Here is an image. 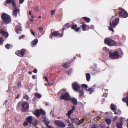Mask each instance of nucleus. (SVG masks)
I'll return each instance as SVG.
<instances>
[{"label":"nucleus","mask_w":128,"mask_h":128,"mask_svg":"<svg viewBox=\"0 0 128 128\" xmlns=\"http://www.w3.org/2000/svg\"><path fill=\"white\" fill-rule=\"evenodd\" d=\"M14 7V9L13 11L12 14L14 17H16L17 16V13L18 12L19 10L18 8H16L15 6Z\"/></svg>","instance_id":"obj_15"},{"label":"nucleus","mask_w":128,"mask_h":128,"mask_svg":"<svg viewBox=\"0 0 128 128\" xmlns=\"http://www.w3.org/2000/svg\"><path fill=\"white\" fill-rule=\"evenodd\" d=\"M34 96L37 97L38 98H40L42 97V95L38 93H35L34 94Z\"/></svg>","instance_id":"obj_33"},{"label":"nucleus","mask_w":128,"mask_h":128,"mask_svg":"<svg viewBox=\"0 0 128 128\" xmlns=\"http://www.w3.org/2000/svg\"><path fill=\"white\" fill-rule=\"evenodd\" d=\"M32 78L34 80L36 79V76L35 75H33L32 76Z\"/></svg>","instance_id":"obj_59"},{"label":"nucleus","mask_w":128,"mask_h":128,"mask_svg":"<svg viewBox=\"0 0 128 128\" xmlns=\"http://www.w3.org/2000/svg\"><path fill=\"white\" fill-rule=\"evenodd\" d=\"M24 35H23L21 36L20 37H19V39H21L23 38L24 37Z\"/></svg>","instance_id":"obj_53"},{"label":"nucleus","mask_w":128,"mask_h":128,"mask_svg":"<svg viewBox=\"0 0 128 128\" xmlns=\"http://www.w3.org/2000/svg\"><path fill=\"white\" fill-rule=\"evenodd\" d=\"M0 33L1 35L4 36L8 37V32H5L2 30H0Z\"/></svg>","instance_id":"obj_19"},{"label":"nucleus","mask_w":128,"mask_h":128,"mask_svg":"<svg viewBox=\"0 0 128 128\" xmlns=\"http://www.w3.org/2000/svg\"><path fill=\"white\" fill-rule=\"evenodd\" d=\"M117 127L118 128H122V120H121L120 122H118L116 123Z\"/></svg>","instance_id":"obj_20"},{"label":"nucleus","mask_w":128,"mask_h":128,"mask_svg":"<svg viewBox=\"0 0 128 128\" xmlns=\"http://www.w3.org/2000/svg\"><path fill=\"white\" fill-rule=\"evenodd\" d=\"M62 66L64 68H67L70 66V64L69 63H65L62 64Z\"/></svg>","instance_id":"obj_23"},{"label":"nucleus","mask_w":128,"mask_h":128,"mask_svg":"<svg viewBox=\"0 0 128 128\" xmlns=\"http://www.w3.org/2000/svg\"><path fill=\"white\" fill-rule=\"evenodd\" d=\"M36 11H38V8H36Z\"/></svg>","instance_id":"obj_64"},{"label":"nucleus","mask_w":128,"mask_h":128,"mask_svg":"<svg viewBox=\"0 0 128 128\" xmlns=\"http://www.w3.org/2000/svg\"><path fill=\"white\" fill-rule=\"evenodd\" d=\"M86 90L87 91H88L90 92L89 93L90 94L93 92V90L91 88H89L88 89H86Z\"/></svg>","instance_id":"obj_37"},{"label":"nucleus","mask_w":128,"mask_h":128,"mask_svg":"<svg viewBox=\"0 0 128 128\" xmlns=\"http://www.w3.org/2000/svg\"><path fill=\"white\" fill-rule=\"evenodd\" d=\"M82 87L83 88H86V89L88 88V86L86 84H82Z\"/></svg>","instance_id":"obj_40"},{"label":"nucleus","mask_w":128,"mask_h":128,"mask_svg":"<svg viewBox=\"0 0 128 128\" xmlns=\"http://www.w3.org/2000/svg\"><path fill=\"white\" fill-rule=\"evenodd\" d=\"M38 122L36 120L35 121H34L32 122V125L34 126H36L38 124Z\"/></svg>","instance_id":"obj_34"},{"label":"nucleus","mask_w":128,"mask_h":128,"mask_svg":"<svg viewBox=\"0 0 128 128\" xmlns=\"http://www.w3.org/2000/svg\"><path fill=\"white\" fill-rule=\"evenodd\" d=\"M80 92V95L79 96L80 97L82 98V96L83 95L84 93L83 92V90H80L79 91Z\"/></svg>","instance_id":"obj_31"},{"label":"nucleus","mask_w":128,"mask_h":128,"mask_svg":"<svg viewBox=\"0 0 128 128\" xmlns=\"http://www.w3.org/2000/svg\"><path fill=\"white\" fill-rule=\"evenodd\" d=\"M17 87L18 88L22 86V82L20 81H19L17 84Z\"/></svg>","instance_id":"obj_28"},{"label":"nucleus","mask_w":128,"mask_h":128,"mask_svg":"<svg viewBox=\"0 0 128 128\" xmlns=\"http://www.w3.org/2000/svg\"><path fill=\"white\" fill-rule=\"evenodd\" d=\"M66 89H64L61 90L59 92V93L61 94L62 95L60 97V99L61 100H69L70 99V96L68 92H66Z\"/></svg>","instance_id":"obj_3"},{"label":"nucleus","mask_w":128,"mask_h":128,"mask_svg":"<svg viewBox=\"0 0 128 128\" xmlns=\"http://www.w3.org/2000/svg\"><path fill=\"white\" fill-rule=\"evenodd\" d=\"M122 100L124 102H126V100H127V98H124L122 99Z\"/></svg>","instance_id":"obj_50"},{"label":"nucleus","mask_w":128,"mask_h":128,"mask_svg":"<svg viewBox=\"0 0 128 128\" xmlns=\"http://www.w3.org/2000/svg\"><path fill=\"white\" fill-rule=\"evenodd\" d=\"M72 86L73 89L75 91H79L80 89V86L76 82L72 84Z\"/></svg>","instance_id":"obj_11"},{"label":"nucleus","mask_w":128,"mask_h":128,"mask_svg":"<svg viewBox=\"0 0 128 128\" xmlns=\"http://www.w3.org/2000/svg\"><path fill=\"white\" fill-rule=\"evenodd\" d=\"M110 57L113 59H116L122 57L123 55V52L120 49L114 52L110 51L109 52Z\"/></svg>","instance_id":"obj_1"},{"label":"nucleus","mask_w":128,"mask_h":128,"mask_svg":"<svg viewBox=\"0 0 128 128\" xmlns=\"http://www.w3.org/2000/svg\"><path fill=\"white\" fill-rule=\"evenodd\" d=\"M117 118V116H114V119L113 120L114 121H115Z\"/></svg>","instance_id":"obj_58"},{"label":"nucleus","mask_w":128,"mask_h":128,"mask_svg":"<svg viewBox=\"0 0 128 128\" xmlns=\"http://www.w3.org/2000/svg\"><path fill=\"white\" fill-rule=\"evenodd\" d=\"M6 3L8 4L12 3V5L13 7L16 6V4L14 2V0H6Z\"/></svg>","instance_id":"obj_21"},{"label":"nucleus","mask_w":128,"mask_h":128,"mask_svg":"<svg viewBox=\"0 0 128 128\" xmlns=\"http://www.w3.org/2000/svg\"><path fill=\"white\" fill-rule=\"evenodd\" d=\"M90 74L88 73L86 74V78L87 80H90Z\"/></svg>","instance_id":"obj_30"},{"label":"nucleus","mask_w":128,"mask_h":128,"mask_svg":"<svg viewBox=\"0 0 128 128\" xmlns=\"http://www.w3.org/2000/svg\"><path fill=\"white\" fill-rule=\"evenodd\" d=\"M20 94H18L16 96V99H18V98L20 96Z\"/></svg>","instance_id":"obj_51"},{"label":"nucleus","mask_w":128,"mask_h":128,"mask_svg":"<svg viewBox=\"0 0 128 128\" xmlns=\"http://www.w3.org/2000/svg\"><path fill=\"white\" fill-rule=\"evenodd\" d=\"M25 51V50L23 49L21 50H18L16 52V54L17 55L20 56L21 57L23 56L24 54Z\"/></svg>","instance_id":"obj_13"},{"label":"nucleus","mask_w":128,"mask_h":128,"mask_svg":"<svg viewBox=\"0 0 128 128\" xmlns=\"http://www.w3.org/2000/svg\"><path fill=\"white\" fill-rule=\"evenodd\" d=\"M43 28L42 27H40L38 28V30H43Z\"/></svg>","instance_id":"obj_55"},{"label":"nucleus","mask_w":128,"mask_h":128,"mask_svg":"<svg viewBox=\"0 0 128 128\" xmlns=\"http://www.w3.org/2000/svg\"><path fill=\"white\" fill-rule=\"evenodd\" d=\"M27 122L31 124L32 121V116H30L26 118V119Z\"/></svg>","instance_id":"obj_18"},{"label":"nucleus","mask_w":128,"mask_h":128,"mask_svg":"<svg viewBox=\"0 0 128 128\" xmlns=\"http://www.w3.org/2000/svg\"><path fill=\"white\" fill-rule=\"evenodd\" d=\"M54 122L57 125L62 128H64L66 126L64 122L56 120Z\"/></svg>","instance_id":"obj_12"},{"label":"nucleus","mask_w":128,"mask_h":128,"mask_svg":"<svg viewBox=\"0 0 128 128\" xmlns=\"http://www.w3.org/2000/svg\"><path fill=\"white\" fill-rule=\"evenodd\" d=\"M88 26L86 25L84 23H83L82 24V30L84 31H85L86 30V28L87 26Z\"/></svg>","instance_id":"obj_25"},{"label":"nucleus","mask_w":128,"mask_h":128,"mask_svg":"<svg viewBox=\"0 0 128 128\" xmlns=\"http://www.w3.org/2000/svg\"><path fill=\"white\" fill-rule=\"evenodd\" d=\"M66 121L68 123V126H72V124L70 122L69 120H66Z\"/></svg>","instance_id":"obj_42"},{"label":"nucleus","mask_w":128,"mask_h":128,"mask_svg":"<svg viewBox=\"0 0 128 128\" xmlns=\"http://www.w3.org/2000/svg\"><path fill=\"white\" fill-rule=\"evenodd\" d=\"M21 29H17L16 30V33L18 34H19L21 32Z\"/></svg>","instance_id":"obj_41"},{"label":"nucleus","mask_w":128,"mask_h":128,"mask_svg":"<svg viewBox=\"0 0 128 128\" xmlns=\"http://www.w3.org/2000/svg\"><path fill=\"white\" fill-rule=\"evenodd\" d=\"M72 109L68 111L67 114L70 115V114L73 112V111L75 110H76V107L74 106H72Z\"/></svg>","instance_id":"obj_17"},{"label":"nucleus","mask_w":128,"mask_h":128,"mask_svg":"<svg viewBox=\"0 0 128 128\" xmlns=\"http://www.w3.org/2000/svg\"><path fill=\"white\" fill-rule=\"evenodd\" d=\"M48 80H46V83L45 82L44 84L46 86H47V85L51 86L53 85L52 83L48 82Z\"/></svg>","instance_id":"obj_29"},{"label":"nucleus","mask_w":128,"mask_h":128,"mask_svg":"<svg viewBox=\"0 0 128 128\" xmlns=\"http://www.w3.org/2000/svg\"><path fill=\"white\" fill-rule=\"evenodd\" d=\"M72 102L73 105L74 106L77 105L78 104V101L77 100L76 98H70V99L69 100Z\"/></svg>","instance_id":"obj_14"},{"label":"nucleus","mask_w":128,"mask_h":128,"mask_svg":"<svg viewBox=\"0 0 128 128\" xmlns=\"http://www.w3.org/2000/svg\"><path fill=\"white\" fill-rule=\"evenodd\" d=\"M72 69H70L69 71L68 72H67V74H68V75H70L72 73Z\"/></svg>","instance_id":"obj_43"},{"label":"nucleus","mask_w":128,"mask_h":128,"mask_svg":"<svg viewBox=\"0 0 128 128\" xmlns=\"http://www.w3.org/2000/svg\"><path fill=\"white\" fill-rule=\"evenodd\" d=\"M102 49L104 51L106 52H108L109 50V49L106 47H104Z\"/></svg>","instance_id":"obj_39"},{"label":"nucleus","mask_w":128,"mask_h":128,"mask_svg":"<svg viewBox=\"0 0 128 128\" xmlns=\"http://www.w3.org/2000/svg\"><path fill=\"white\" fill-rule=\"evenodd\" d=\"M114 112V114H117L118 115H120L121 114V112L119 110H116Z\"/></svg>","instance_id":"obj_27"},{"label":"nucleus","mask_w":128,"mask_h":128,"mask_svg":"<svg viewBox=\"0 0 128 128\" xmlns=\"http://www.w3.org/2000/svg\"><path fill=\"white\" fill-rule=\"evenodd\" d=\"M19 2L20 4H22L24 2V0H19Z\"/></svg>","instance_id":"obj_54"},{"label":"nucleus","mask_w":128,"mask_h":128,"mask_svg":"<svg viewBox=\"0 0 128 128\" xmlns=\"http://www.w3.org/2000/svg\"><path fill=\"white\" fill-rule=\"evenodd\" d=\"M85 120V118L79 120L78 118H71V121L72 122H74L76 123L77 125H79L82 124Z\"/></svg>","instance_id":"obj_8"},{"label":"nucleus","mask_w":128,"mask_h":128,"mask_svg":"<svg viewBox=\"0 0 128 128\" xmlns=\"http://www.w3.org/2000/svg\"><path fill=\"white\" fill-rule=\"evenodd\" d=\"M105 121L106 122L108 125L110 124L111 122V120L110 118H106V119Z\"/></svg>","instance_id":"obj_26"},{"label":"nucleus","mask_w":128,"mask_h":128,"mask_svg":"<svg viewBox=\"0 0 128 128\" xmlns=\"http://www.w3.org/2000/svg\"><path fill=\"white\" fill-rule=\"evenodd\" d=\"M28 13L29 15H31V13L30 11Z\"/></svg>","instance_id":"obj_62"},{"label":"nucleus","mask_w":128,"mask_h":128,"mask_svg":"<svg viewBox=\"0 0 128 128\" xmlns=\"http://www.w3.org/2000/svg\"><path fill=\"white\" fill-rule=\"evenodd\" d=\"M46 121V118L45 117H44L43 118V119L42 120V122H43L44 123Z\"/></svg>","instance_id":"obj_47"},{"label":"nucleus","mask_w":128,"mask_h":128,"mask_svg":"<svg viewBox=\"0 0 128 128\" xmlns=\"http://www.w3.org/2000/svg\"><path fill=\"white\" fill-rule=\"evenodd\" d=\"M120 10L119 12L120 16L122 17L126 18L128 16V13L126 11L123 9H120Z\"/></svg>","instance_id":"obj_9"},{"label":"nucleus","mask_w":128,"mask_h":128,"mask_svg":"<svg viewBox=\"0 0 128 128\" xmlns=\"http://www.w3.org/2000/svg\"><path fill=\"white\" fill-rule=\"evenodd\" d=\"M91 28L92 29H94V26L93 25H92L90 26Z\"/></svg>","instance_id":"obj_60"},{"label":"nucleus","mask_w":128,"mask_h":128,"mask_svg":"<svg viewBox=\"0 0 128 128\" xmlns=\"http://www.w3.org/2000/svg\"><path fill=\"white\" fill-rule=\"evenodd\" d=\"M4 40L2 37L0 38V44H2Z\"/></svg>","instance_id":"obj_44"},{"label":"nucleus","mask_w":128,"mask_h":128,"mask_svg":"<svg viewBox=\"0 0 128 128\" xmlns=\"http://www.w3.org/2000/svg\"><path fill=\"white\" fill-rule=\"evenodd\" d=\"M91 128H97V124H94Z\"/></svg>","instance_id":"obj_48"},{"label":"nucleus","mask_w":128,"mask_h":128,"mask_svg":"<svg viewBox=\"0 0 128 128\" xmlns=\"http://www.w3.org/2000/svg\"><path fill=\"white\" fill-rule=\"evenodd\" d=\"M110 108L114 112L116 110V105L112 104L110 105Z\"/></svg>","instance_id":"obj_22"},{"label":"nucleus","mask_w":128,"mask_h":128,"mask_svg":"<svg viewBox=\"0 0 128 128\" xmlns=\"http://www.w3.org/2000/svg\"><path fill=\"white\" fill-rule=\"evenodd\" d=\"M63 33L60 34L58 31H56L52 33L50 36V38L52 39V36H59L60 37H62L63 36Z\"/></svg>","instance_id":"obj_10"},{"label":"nucleus","mask_w":128,"mask_h":128,"mask_svg":"<svg viewBox=\"0 0 128 128\" xmlns=\"http://www.w3.org/2000/svg\"><path fill=\"white\" fill-rule=\"evenodd\" d=\"M119 20L118 18H116L115 16H112L110 22V26H109V30L114 32L113 28H115L118 24Z\"/></svg>","instance_id":"obj_2"},{"label":"nucleus","mask_w":128,"mask_h":128,"mask_svg":"<svg viewBox=\"0 0 128 128\" xmlns=\"http://www.w3.org/2000/svg\"><path fill=\"white\" fill-rule=\"evenodd\" d=\"M29 108V103L26 102H24L22 104L20 110L22 112H26L28 110Z\"/></svg>","instance_id":"obj_6"},{"label":"nucleus","mask_w":128,"mask_h":128,"mask_svg":"<svg viewBox=\"0 0 128 128\" xmlns=\"http://www.w3.org/2000/svg\"><path fill=\"white\" fill-rule=\"evenodd\" d=\"M5 47L8 49H9L10 48H12V46L9 44H7L5 46Z\"/></svg>","instance_id":"obj_35"},{"label":"nucleus","mask_w":128,"mask_h":128,"mask_svg":"<svg viewBox=\"0 0 128 128\" xmlns=\"http://www.w3.org/2000/svg\"><path fill=\"white\" fill-rule=\"evenodd\" d=\"M100 71V70H98L97 72L95 70H93L92 72H91V73L93 74H96L97 72H99Z\"/></svg>","instance_id":"obj_36"},{"label":"nucleus","mask_w":128,"mask_h":128,"mask_svg":"<svg viewBox=\"0 0 128 128\" xmlns=\"http://www.w3.org/2000/svg\"><path fill=\"white\" fill-rule=\"evenodd\" d=\"M23 98H24L28 100L29 99V96L28 95L26 94H24L23 95Z\"/></svg>","instance_id":"obj_32"},{"label":"nucleus","mask_w":128,"mask_h":128,"mask_svg":"<svg viewBox=\"0 0 128 128\" xmlns=\"http://www.w3.org/2000/svg\"><path fill=\"white\" fill-rule=\"evenodd\" d=\"M33 72L35 73H36L37 72V70L36 69H35L33 70Z\"/></svg>","instance_id":"obj_57"},{"label":"nucleus","mask_w":128,"mask_h":128,"mask_svg":"<svg viewBox=\"0 0 128 128\" xmlns=\"http://www.w3.org/2000/svg\"><path fill=\"white\" fill-rule=\"evenodd\" d=\"M77 25L75 24H73L71 26L72 29L74 30L76 32L80 30V28H77Z\"/></svg>","instance_id":"obj_16"},{"label":"nucleus","mask_w":128,"mask_h":128,"mask_svg":"<svg viewBox=\"0 0 128 128\" xmlns=\"http://www.w3.org/2000/svg\"><path fill=\"white\" fill-rule=\"evenodd\" d=\"M31 33L34 36L35 35L34 32H33L31 31Z\"/></svg>","instance_id":"obj_61"},{"label":"nucleus","mask_w":128,"mask_h":128,"mask_svg":"<svg viewBox=\"0 0 128 128\" xmlns=\"http://www.w3.org/2000/svg\"><path fill=\"white\" fill-rule=\"evenodd\" d=\"M24 125L26 126H27L28 125V123L26 122H25L24 123Z\"/></svg>","instance_id":"obj_56"},{"label":"nucleus","mask_w":128,"mask_h":128,"mask_svg":"<svg viewBox=\"0 0 128 128\" xmlns=\"http://www.w3.org/2000/svg\"><path fill=\"white\" fill-rule=\"evenodd\" d=\"M38 42V40L36 39H34L31 43L32 45H34L36 44Z\"/></svg>","instance_id":"obj_24"},{"label":"nucleus","mask_w":128,"mask_h":128,"mask_svg":"<svg viewBox=\"0 0 128 128\" xmlns=\"http://www.w3.org/2000/svg\"><path fill=\"white\" fill-rule=\"evenodd\" d=\"M2 17L4 23L5 24H8L11 22L10 16L6 13H3L2 15Z\"/></svg>","instance_id":"obj_4"},{"label":"nucleus","mask_w":128,"mask_h":128,"mask_svg":"<svg viewBox=\"0 0 128 128\" xmlns=\"http://www.w3.org/2000/svg\"><path fill=\"white\" fill-rule=\"evenodd\" d=\"M45 128H55L51 126L50 125H48L47 126H46V127Z\"/></svg>","instance_id":"obj_49"},{"label":"nucleus","mask_w":128,"mask_h":128,"mask_svg":"<svg viewBox=\"0 0 128 128\" xmlns=\"http://www.w3.org/2000/svg\"><path fill=\"white\" fill-rule=\"evenodd\" d=\"M33 114L37 117H39L41 114L45 116L46 114L45 112L42 109H40L39 110L36 109Z\"/></svg>","instance_id":"obj_7"},{"label":"nucleus","mask_w":128,"mask_h":128,"mask_svg":"<svg viewBox=\"0 0 128 128\" xmlns=\"http://www.w3.org/2000/svg\"><path fill=\"white\" fill-rule=\"evenodd\" d=\"M33 18H32L30 19V20L31 22H32L33 21Z\"/></svg>","instance_id":"obj_63"},{"label":"nucleus","mask_w":128,"mask_h":128,"mask_svg":"<svg viewBox=\"0 0 128 128\" xmlns=\"http://www.w3.org/2000/svg\"><path fill=\"white\" fill-rule=\"evenodd\" d=\"M45 124L46 125V126H47L48 125H49L48 124H49L50 123V122L49 121H46V122H44Z\"/></svg>","instance_id":"obj_46"},{"label":"nucleus","mask_w":128,"mask_h":128,"mask_svg":"<svg viewBox=\"0 0 128 128\" xmlns=\"http://www.w3.org/2000/svg\"><path fill=\"white\" fill-rule=\"evenodd\" d=\"M84 18L86 21L88 22H89L90 20V18L86 17H84Z\"/></svg>","instance_id":"obj_38"},{"label":"nucleus","mask_w":128,"mask_h":128,"mask_svg":"<svg viewBox=\"0 0 128 128\" xmlns=\"http://www.w3.org/2000/svg\"><path fill=\"white\" fill-rule=\"evenodd\" d=\"M55 12V10H52L51 12V14L52 15H53L54 14Z\"/></svg>","instance_id":"obj_45"},{"label":"nucleus","mask_w":128,"mask_h":128,"mask_svg":"<svg viewBox=\"0 0 128 128\" xmlns=\"http://www.w3.org/2000/svg\"><path fill=\"white\" fill-rule=\"evenodd\" d=\"M105 43L109 46H113L116 44V43L109 38H105L104 39Z\"/></svg>","instance_id":"obj_5"},{"label":"nucleus","mask_w":128,"mask_h":128,"mask_svg":"<svg viewBox=\"0 0 128 128\" xmlns=\"http://www.w3.org/2000/svg\"><path fill=\"white\" fill-rule=\"evenodd\" d=\"M43 78L44 79H45V80H48V78L46 76H44Z\"/></svg>","instance_id":"obj_52"}]
</instances>
